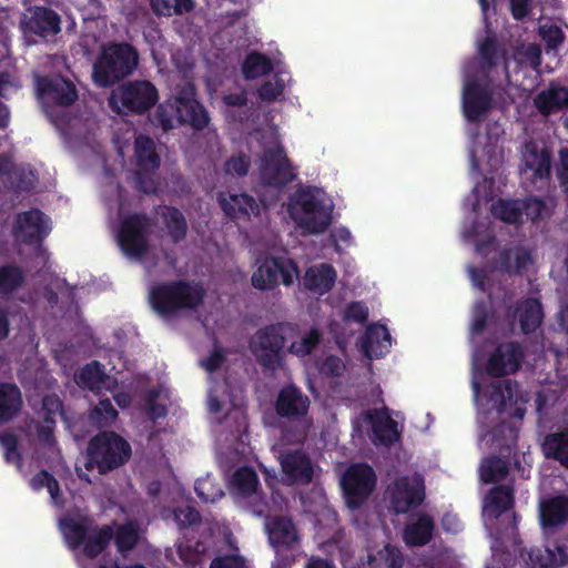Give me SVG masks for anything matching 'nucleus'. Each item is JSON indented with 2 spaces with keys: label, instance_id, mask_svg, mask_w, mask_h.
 Here are the masks:
<instances>
[{
  "label": "nucleus",
  "instance_id": "1",
  "mask_svg": "<svg viewBox=\"0 0 568 568\" xmlns=\"http://www.w3.org/2000/svg\"><path fill=\"white\" fill-rule=\"evenodd\" d=\"M175 120L180 124L190 125L195 131H202L210 124V114L196 99V88L192 82L179 87L174 97L160 103L151 122L154 126L168 132L174 128Z\"/></svg>",
  "mask_w": 568,
  "mask_h": 568
},
{
  "label": "nucleus",
  "instance_id": "2",
  "mask_svg": "<svg viewBox=\"0 0 568 568\" xmlns=\"http://www.w3.org/2000/svg\"><path fill=\"white\" fill-rule=\"evenodd\" d=\"M206 291L201 283L185 280L154 284L149 301L159 315L171 317L183 310H196L203 304Z\"/></svg>",
  "mask_w": 568,
  "mask_h": 568
},
{
  "label": "nucleus",
  "instance_id": "3",
  "mask_svg": "<svg viewBox=\"0 0 568 568\" xmlns=\"http://www.w3.org/2000/svg\"><path fill=\"white\" fill-rule=\"evenodd\" d=\"M288 213L296 225L308 234L324 233L332 222L323 191L315 186L298 187L291 196Z\"/></svg>",
  "mask_w": 568,
  "mask_h": 568
},
{
  "label": "nucleus",
  "instance_id": "4",
  "mask_svg": "<svg viewBox=\"0 0 568 568\" xmlns=\"http://www.w3.org/2000/svg\"><path fill=\"white\" fill-rule=\"evenodd\" d=\"M139 63L138 50L128 42H112L103 47L93 64V79L99 87H112L132 74Z\"/></svg>",
  "mask_w": 568,
  "mask_h": 568
},
{
  "label": "nucleus",
  "instance_id": "5",
  "mask_svg": "<svg viewBox=\"0 0 568 568\" xmlns=\"http://www.w3.org/2000/svg\"><path fill=\"white\" fill-rule=\"evenodd\" d=\"M130 444L114 432H101L88 445L87 469L106 474L124 465L131 457Z\"/></svg>",
  "mask_w": 568,
  "mask_h": 568
},
{
  "label": "nucleus",
  "instance_id": "6",
  "mask_svg": "<svg viewBox=\"0 0 568 568\" xmlns=\"http://www.w3.org/2000/svg\"><path fill=\"white\" fill-rule=\"evenodd\" d=\"M159 101L156 87L148 80L129 81L113 90L109 104L118 114H144Z\"/></svg>",
  "mask_w": 568,
  "mask_h": 568
},
{
  "label": "nucleus",
  "instance_id": "7",
  "mask_svg": "<svg viewBox=\"0 0 568 568\" xmlns=\"http://www.w3.org/2000/svg\"><path fill=\"white\" fill-rule=\"evenodd\" d=\"M285 342L284 325L270 324L253 334L248 348L262 368L274 372L282 365Z\"/></svg>",
  "mask_w": 568,
  "mask_h": 568
},
{
  "label": "nucleus",
  "instance_id": "8",
  "mask_svg": "<svg viewBox=\"0 0 568 568\" xmlns=\"http://www.w3.org/2000/svg\"><path fill=\"white\" fill-rule=\"evenodd\" d=\"M152 221L145 213H129L119 226L118 242L122 252L134 258H141L149 252V236Z\"/></svg>",
  "mask_w": 568,
  "mask_h": 568
},
{
  "label": "nucleus",
  "instance_id": "9",
  "mask_svg": "<svg viewBox=\"0 0 568 568\" xmlns=\"http://www.w3.org/2000/svg\"><path fill=\"white\" fill-rule=\"evenodd\" d=\"M296 175V170L282 145L264 150L258 165V179L262 185L282 190L292 183Z\"/></svg>",
  "mask_w": 568,
  "mask_h": 568
},
{
  "label": "nucleus",
  "instance_id": "10",
  "mask_svg": "<svg viewBox=\"0 0 568 568\" xmlns=\"http://www.w3.org/2000/svg\"><path fill=\"white\" fill-rule=\"evenodd\" d=\"M297 274L298 268L293 260L283 256H267L252 274L251 283L260 291H271L278 285L280 277L285 286H290Z\"/></svg>",
  "mask_w": 568,
  "mask_h": 568
},
{
  "label": "nucleus",
  "instance_id": "11",
  "mask_svg": "<svg viewBox=\"0 0 568 568\" xmlns=\"http://www.w3.org/2000/svg\"><path fill=\"white\" fill-rule=\"evenodd\" d=\"M389 509L396 514H407L425 500V485L420 476H399L386 489Z\"/></svg>",
  "mask_w": 568,
  "mask_h": 568
},
{
  "label": "nucleus",
  "instance_id": "12",
  "mask_svg": "<svg viewBox=\"0 0 568 568\" xmlns=\"http://www.w3.org/2000/svg\"><path fill=\"white\" fill-rule=\"evenodd\" d=\"M376 485L374 469L367 464L352 465L342 478L347 505L355 509L368 498Z\"/></svg>",
  "mask_w": 568,
  "mask_h": 568
},
{
  "label": "nucleus",
  "instance_id": "13",
  "mask_svg": "<svg viewBox=\"0 0 568 568\" xmlns=\"http://www.w3.org/2000/svg\"><path fill=\"white\" fill-rule=\"evenodd\" d=\"M524 357V349L518 342L500 343L487 359L486 373L495 378L515 374L520 369Z\"/></svg>",
  "mask_w": 568,
  "mask_h": 568
},
{
  "label": "nucleus",
  "instance_id": "14",
  "mask_svg": "<svg viewBox=\"0 0 568 568\" xmlns=\"http://www.w3.org/2000/svg\"><path fill=\"white\" fill-rule=\"evenodd\" d=\"M61 17L50 7L32 6L27 9L23 21L24 32L42 40L54 38L61 32Z\"/></svg>",
  "mask_w": 568,
  "mask_h": 568
},
{
  "label": "nucleus",
  "instance_id": "15",
  "mask_svg": "<svg viewBox=\"0 0 568 568\" xmlns=\"http://www.w3.org/2000/svg\"><path fill=\"white\" fill-rule=\"evenodd\" d=\"M493 108V95L489 89L477 80L468 81L463 90V112L470 123L481 121Z\"/></svg>",
  "mask_w": 568,
  "mask_h": 568
},
{
  "label": "nucleus",
  "instance_id": "16",
  "mask_svg": "<svg viewBox=\"0 0 568 568\" xmlns=\"http://www.w3.org/2000/svg\"><path fill=\"white\" fill-rule=\"evenodd\" d=\"M37 93L40 99L58 106H70L78 100L74 83L63 77H38Z\"/></svg>",
  "mask_w": 568,
  "mask_h": 568
},
{
  "label": "nucleus",
  "instance_id": "17",
  "mask_svg": "<svg viewBox=\"0 0 568 568\" xmlns=\"http://www.w3.org/2000/svg\"><path fill=\"white\" fill-rule=\"evenodd\" d=\"M311 400L300 387L294 384L284 385L275 399V412L281 418L300 420L307 416Z\"/></svg>",
  "mask_w": 568,
  "mask_h": 568
},
{
  "label": "nucleus",
  "instance_id": "18",
  "mask_svg": "<svg viewBox=\"0 0 568 568\" xmlns=\"http://www.w3.org/2000/svg\"><path fill=\"white\" fill-rule=\"evenodd\" d=\"M13 232L24 244L33 245L40 244L50 229L45 224L44 214L39 209H32L17 215Z\"/></svg>",
  "mask_w": 568,
  "mask_h": 568
},
{
  "label": "nucleus",
  "instance_id": "19",
  "mask_svg": "<svg viewBox=\"0 0 568 568\" xmlns=\"http://www.w3.org/2000/svg\"><path fill=\"white\" fill-rule=\"evenodd\" d=\"M280 464L290 484L307 485L313 480L314 468L312 460L301 449L283 453L280 457Z\"/></svg>",
  "mask_w": 568,
  "mask_h": 568
},
{
  "label": "nucleus",
  "instance_id": "20",
  "mask_svg": "<svg viewBox=\"0 0 568 568\" xmlns=\"http://www.w3.org/2000/svg\"><path fill=\"white\" fill-rule=\"evenodd\" d=\"M94 524L90 516H64L60 519V528L68 547L79 549L84 544Z\"/></svg>",
  "mask_w": 568,
  "mask_h": 568
},
{
  "label": "nucleus",
  "instance_id": "21",
  "mask_svg": "<svg viewBox=\"0 0 568 568\" xmlns=\"http://www.w3.org/2000/svg\"><path fill=\"white\" fill-rule=\"evenodd\" d=\"M534 105L544 116L568 109V88L551 83L536 94Z\"/></svg>",
  "mask_w": 568,
  "mask_h": 568
},
{
  "label": "nucleus",
  "instance_id": "22",
  "mask_svg": "<svg viewBox=\"0 0 568 568\" xmlns=\"http://www.w3.org/2000/svg\"><path fill=\"white\" fill-rule=\"evenodd\" d=\"M494 268L501 273H516L521 275L532 263L531 253L523 247L504 248L494 258Z\"/></svg>",
  "mask_w": 568,
  "mask_h": 568
},
{
  "label": "nucleus",
  "instance_id": "23",
  "mask_svg": "<svg viewBox=\"0 0 568 568\" xmlns=\"http://www.w3.org/2000/svg\"><path fill=\"white\" fill-rule=\"evenodd\" d=\"M392 337L388 328L382 324H374L366 328L362 339V351L368 358H381L390 348Z\"/></svg>",
  "mask_w": 568,
  "mask_h": 568
},
{
  "label": "nucleus",
  "instance_id": "24",
  "mask_svg": "<svg viewBox=\"0 0 568 568\" xmlns=\"http://www.w3.org/2000/svg\"><path fill=\"white\" fill-rule=\"evenodd\" d=\"M540 524L544 528H556L568 521V496L557 495L540 503Z\"/></svg>",
  "mask_w": 568,
  "mask_h": 568
},
{
  "label": "nucleus",
  "instance_id": "25",
  "mask_svg": "<svg viewBox=\"0 0 568 568\" xmlns=\"http://www.w3.org/2000/svg\"><path fill=\"white\" fill-rule=\"evenodd\" d=\"M336 282V271L328 263L314 265L305 271L303 285L307 291L320 295L328 293Z\"/></svg>",
  "mask_w": 568,
  "mask_h": 568
},
{
  "label": "nucleus",
  "instance_id": "26",
  "mask_svg": "<svg viewBox=\"0 0 568 568\" xmlns=\"http://www.w3.org/2000/svg\"><path fill=\"white\" fill-rule=\"evenodd\" d=\"M219 203L224 214L232 220L260 215V204L246 193L230 194L229 199L220 196Z\"/></svg>",
  "mask_w": 568,
  "mask_h": 568
},
{
  "label": "nucleus",
  "instance_id": "27",
  "mask_svg": "<svg viewBox=\"0 0 568 568\" xmlns=\"http://www.w3.org/2000/svg\"><path fill=\"white\" fill-rule=\"evenodd\" d=\"M435 523L426 513H419L415 521L408 523L403 530V540L409 547H422L433 539Z\"/></svg>",
  "mask_w": 568,
  "mask_h": 568
},
{
  "label": "nucleus",
  "instance_id": "28",
  "mask_svg": "<svg viewBox=\"0 0 568 568\" xmlns=\"http://www.w3.org/2000/svg\"><path fill=\"white\" fill-rule=\"evenodd\" d=\"M372 425L373 442L383 446H392L400 437L397 423L387 412H378L368 415Z\"/></svg>",
  "mask_w": 568,
  "mask_h": 568
},
{
  "label": "nucleus",
  "instance_id": "29",
  "mask_svg": "<svg viewBox=\"0 0 568 568\" xmlns=\"http://www.w3.org/2000/svg\"><path fill=\"white\" fill-rule=\"evenodd\" d=\"M547 459L555 460L568 470V428L547 434L541 444Z\"/></svg>",
  "mask_w": 568,
  "mask_h": 568
},
{
  "label": "nucleus",
  "instance_id": "30",
  "mask_svg": "<svg viewBox=\"0 0 568 568\" xmlns=\"http://www.w3.org/2000/svg\"><path fill=\"white\" fill-rule=\"evenodd\" d=\"M22 405L20 388L14 383L0 382V425L12 420Z\"/></svg>",
  "mask_w": 568,
  "mask_h": 568
},
{
  "label": "nucleus",
  "instance_id": "31",
  "mask_svg": "<svg viewBox=\"0 0 568 568\" xmlns=\"http://www.w3.org/2000/svg\"><path fill=\"white\" fill-rule=\"evenodd\" d=\"M515 387L516 384L510 379L496 381L483 389V396L487 399L490 408L503 414L507 408V403L514 399Z\"/></svg>",
  "mask_w": 568,
  "mask_h": 568
},
{
  "label": "nucleus",
  "instance_id": "32",
  "mask_svg": "<svg viewBox=\"0 0 568 568\" xmlns=\"http://www.w3.org/2000/svg\"><path fill=\"white\" fill-rule=\"evenodd\" d=\"M515 491L511 485H497L489 489L485 498V508L495 518L508 511L515 504Z\"/></svg>",
  "mask_w": 568,
  "mask_h": 568
},
{
  "label": "nucleus",
  "instance_id": "33",
  "mask_svg": "<svg viewBox=\"0 0 568 568\" xmlns=\"http://www.w3.org/2000/svg\"><path fill=\"white\" fill-rule=\"evenodd\" d=\"M114 529L112 525L98 526L95 523L90 530L84 544H82V551L87 558L94 559L100 556L110 545L113 539Z\"/></svg>",
  "mask_w": 568,
  "mask_h": 568
},
{
  "label": "nucleus",
  "instance_id": "34",
  "mask_svg": "<svg viewBox=\"0 0 568 568\" xmlns=\"http://www.w3.org/2000/svg\"><path fill=\"white\" fill-rule=\"evenodd\" d=\"M24 270L17 263L0 266V298L9 300L26 284Z\"/></svg>",
  "mask_w": 568,
  "mask_h": 568
},
{
  "label": "nucleus",
  "instance_id": "35",
  "mask_svg": "<svg viewBox=\"0 0 568 568\" xmlns=\"http://www.w3.org/2000/svg\"><path fill=\"white\" fill-rule=\"evenodd\" d=\"M134 154L136 166L141 171H158L161 165V158L156 152L153 139L148 135H139L134 142Z\"/></svg>",
  "mask_w": 568,
  "mask_h": 568
},
{
  "label": "nucleus",
  "instance_id": "36",
  "mask_svg": "<svg viewBox=\"0 0 568 568\" xmlns=\"http://www.w3.org/2000/svg\"><path fill=\"white\" fill-rule=\"evenodd\" d=\"M268 539L276 548H291L298 539L295 525L290 518H275L268 527Z\"/></svg>",
  "mask_w": 568,
  "mask_h": 568
},
{
  "label": "nucleus",
  "instance_id": "37",
  "mask_svg": "<svg viewBox=\"0 0 568 568\" xmlns=\"http://www.w3.org/2000/svg\"><path fill=\"white\" fill-rule=\"evenodd\" d=\"M161 219L172 243L179 244L185 240L189 226L184 214L178 207L164 205L161 212Z\"/></svg>",
  "mask_w": 568,
  "mask_h": 568
},
{
  "label": "nucleus",
  "instance_id": "38",
  "mask_svg": "<svg viewBox=\"0 0 568 568\" xmlns=\"http://www.w3.org/2000/svg\"><path fill=\"white\" fill-rule=\"evenodd\" d=\"M515 313L518 314L520 329L524 334L534 333L541 324V304L536 298H527L521 302Z\"/></svg>",
  "mask_w": 568,
  "mask_h": 568
},
{
  "label": "nucleus",
  "instance_id": "39",
  "mask_svg": "<svg viewBox=\"0 0 568 568\" xmlns=\"http://www.w3.org/2000/svg\"><path fill=\"white\" fill-rule=\"evenodd\" d=\"M526 166L537 180L549 181L551 176V153L547 148L531 149L526 159Z\"/></svg>",
  "mask_w": 568,
  "mask_h": 568
},
{
  "label": "nucleus",
  "instance_id": "40",
  "mask_svg": "<svg viewBox=\"0 0 568 568\" xmlns=\"http://www.w3.org/2000/svg\"><path fill=\"white\" fill-rule=\"evenodd\" d=\"M404 557L400 550L387 544L375 554L368 555L365 568H403Z\"/></svg>",
  "mask_w": 568,
  "mask_h": 568
},
{
  "label": "nucleus",
  "instance_id": "41",
  "mask_svg": "<svg viewBox=\"0 0 568 568\" xmlns=\"http://www.w3.org/2000/svg\"><path fill=\"white\" fill-rule=\"evenodd\" d=\"M272 70L273 63L271 59L260 52L248 53L242 64V72L246 80L268 74Z\"/></svg>",
  "mask_w": 568,
  "mask_h": 568
},
{
  "label": "nucleus",
  "instance_id": "42",
  "mask_svg": "<svg viewBox=\"0 0 568 568\" xmlns=\"http://www.w3.org/2000/svg\"><path fill=\"white\" fill-rule=\"evenodd\" d=\"M113 539L120 552L132 550L140 540L139 525L133 520L119 525L114 530Z\"/></svg>",
  "mask_w": 568,
  "mask_h": 568
},
{
  "label": "nucleus",
  "instance_id": "43",
  "mask_svg": "<svg viewBox=\"0 0 568 568\" xmlns=\"http://www.w3.org/2000/svg\"><path fill=\"white\" fill-rule=\"evenodd\" d=\"M232 485L240 495L248 497L257 493L260 483L256 471L250 466H243L234 471Z\"/></svg>",
  "mask_w": 568,
  "mask_h": 568
},
{
  "label": "nucleus",
  "instance_id": "44",
  "mask_svg": "<svg viewBox=\"0 0 568 568\" xmlns=\"http://www.w3.org/2000/svg\"><path fill=\"white\" fill-rule=\"evenodd\" d=\"M509 474V464L498 456L485 459L480 467V478L485 484L499 483Z\"/></svg>",
  "mask_w": 568,
  "mask_h": 568
},
{
  "label": "nucleus",
  "instance_id": "45",
  "mask_svg": "<svg viewBox=\"0 0 568 568\" xmlns=\"http://www.w3.org/2000/svg\"><path fill=\"white\" fill-rule=\"evenodd\" d=\"M29 486L36 491L47 488L54 505H61L63 503L59 481L45 469H41L33 475L29 480Z\"/></svg>",
  "mask_w": 568,
  "mask_h": 568
},
{
  "label": "nucleus",
  "instance_id": "46",
  "mask_svg": "<svg viewBox=\"0 0 568 568\" xmlns=\"http://www.w3.org/2000/svg\"><path fill=\"white\" fill-rule=\"evenodd\" d=\"M118 415L111 399L103 398L90 410L89 420L98 428H106L115 422Z\"/></svg>",
  "mask_w": 568,
  "mask_h": 568
},
{
  "label": "nucleus",
  "instance_id": "47",
  "mask_svg": "<svg viewBox=\"0 0 568 568\" xmlns=\"http://www.w3.org/2000/svg\"><path fill=\"white\" fill-rule=\"evenodd\" d=\"M541 568H558L568 565V547L561 542H555L546 547L544 554L536 557Z\"/></svg>",
  "mask_w": 568,
  "mask_h": 568
},
{
  "label": "nucleus",
  "instance_id": "48",
  "mask_svg": "<svg viewBox=\"0 0 568 568\" xmlns=\"http://www.w3.org/2000/svg\"><path fill=\"white\" fill-rule=\"evenodd\" d=\"M150 4L156 16L163 17L190 12L194 7L192 0H150Z\"/></svg>",
  "mask_w": 568,
  "mask_h": 568
},
{
  "label": "nucleus",
  "instance_id": "49",
  "mask_svg": "<svg viewBox=\"0 0 568 568\" xmlns=\"http://www.w3.org/2000/svg\"><path fill=\"white\" fill-rule=\"evenodd\" d=\"M479 55L484 68L490 70L505 58V50L501 49L494 37H486L479 44Z\"/></svg>",
  "mask_w": 568,
  "mask_h": 568
},
{
  "label": "nucleus",
  "instance_id": "50",
  "mask_svg": "<svg viewBox=\"0 0 568 568\" xmlns=\"http://www.w3.org/2000/svg\"><path fill=\"white\" fill-rule=\"evenodd\" d=\"M105 378V374L98 361H92L84 365L77 375V383L89 389L99 387Z\"/></svg>",
  "mask_w": 568,
  "mask_h": 568
},
{
  "label": "nucleus",
  "instance_id": "51",
  "mask_svg": "<svg viewBox=\"0 0 568 568\" xmlns=\"http://www.w3.org/2000/svg\"><path fill=\"white\" fill-rule=\"evenodd\" d=\"M491 214L503 222L513 224L521 217L523 210L517 201L499 199L493 203Z\"/></svg>",
  "mask_w": 568,
  "mask_h": 568
},
{
  "label": "nucleus",
  "instance_id": "52",
  "mask_svg": "<svg viewBox=\"0 0 568 568\" xmlns=\"http://www.w3.org/2000/svg\"><path fill=\"white\" fill-rule=\"evenodd\" d=\"M322 337L321 331L316 327H312L307 334L302 336L301 341L293 342L290 345L288 352L298 357L310 355L320 345Z\"/></svg>",
  "mask_w": 568,
  "mask_h": 568
},
{
  "label": "nucleus",
  "instance_id": "53",
  "mask_svg": "<svg viewBox=\"0 0 568 568\" xmlns=\"http://www.w3.org/2000/svg\"><path fill=\"white\" fill-rule=\"evenodd\" d=\"M160 392L156 388L149 389L145 396L146 415L153 422L163 418L168 414L166 406L158 403Z\"/></svg>",
  "mask_w": 568,
  "mask_h": 568
},
{
  "label": "nucleus",
  "instance_id": "54",
  "mask_svg": "<svg viewBox=\"0 0 568 568\" xmlns=\"http://www.w3.org/2000/svg\"><path fill=\"white\" fill-rule=\"evenodd\" d=\"M155 172L156 171H141L138 169L134 178L136 190L144 194H155L159 189Z\"/></svg>",
  "mask_w": 568,
  "mask_h": 568
},
{
  "label": "nucleus",
  "instance_id": "55",
  "mask_svg": "<svg viewBox=\"0 0 568 568\" xmlns=\"http://www.w3.org/2000/svg\"><path fill=\"white\" fill-rule=\"evenodd\" d=\"M539 34L548 50L557 49L565 40L562 30L556 24L540 27Z\"/></svg>",
  "mask_w": 568,
  "mask_h": 568
},
{
  "label": "nucleus",
  "instance_id": "56",
  "mask_svg": "<svg viewBox=\"0 0 568 568\" xmlns=\"http://www.w3.org/2000/svg\"><path fill=\"white\" fill-rule=\"evenodd\" d=\"M284 91V83L281 79L275 81H264L257 89V97L265 102H273L282 95Z\"/></svg>",
  "mask_w": 568,
  "mask_h": 568
},
{
  "label": "nucleus",
  "instance_id": "57",
  "mask_svg": "<svg viewBox=\"0 0 568 568\" xmlns=\"http://www.w3.org/2000/svg\"><path fill=\"white\" fill-rule=\"evenodd\" d=\"M251 165L250 158L244 153L232 155L225 162V172L234 176H244L247 174Z\"/></svg>",
  "mask_w": 568,
  "mask_h": 568
},
{
  "label": "nucleus",
  "instance_id": "58",
  "mask_svg": "<svg viewBox=\"0 0 568 568\" xmlns=\"http://www.w3.org/2000/svg\"><path fill=\"white\" fill-rule=\"evenodd\" d=\"M555 173L561 191L568 194V148L559 150Z\"/></svg>",
  "mask_w": 568,
  "mask_h": 568
},
{
  "label": "nucleus",
  "instance_id": "59",
  "mask_svg": "<svg viewBox=\"0 0 568 568\" xmlns=\"http://www.w3.org/2000/svg\"><path fill=\"white\" fill-rule=\"evenodd\" d=\"M174 519L181 528H186L201 523V514L193 506L178 507Z\"/></svg>",
  "mask_w": 568,
  "mask_h": 568
},
{
  "label": "nucleus",
  "instance_id": "60",
  "mask_svg": "<svg viewBox=\"0 0 568 568\" xmlns=\"http://www.w3.org/2000/svg\"><path fill=\"white\" fill-rule=\"evenodd\" d=\"M344 318L347 322L364 324L368 318V308L362 302H351L345 307Z\"/></svg>",
  "mask_w": 568,
  "mask_h": 568
},
{
  "label": "nucleus",
  "instance_id": "61",
  "mask_svg": "<svg viewBox=\"0 0 568 568\" xmlns=\"http://www.w3.org/2000/svg\"><path fill=\"white\" fill-rule=\"evenodd\" d=\"M488 320V307L485 302H479L476 304L474 310V318L471 323V333L474 335H480L484 333L487 326Z\"/></svg>",
  "mask_w": 568,
  "mask_h": 568
},
{
  "label": "nucleus",
  "instance_id": "62",
  "mask_svg": "<svg viewBox=\"0 0 568 568\" xmlns=\"http://www.w3.org/2000/svg\"><path fill=\"white\" fill-rule=\"evenodd\" d=\"M523 212L532 221L540 219L546 211V203L537 196L527 197L521 207Z\"/></svg>",
  "mask_w": 568,
  "mask_h": 568
},
{
  "label": "nucleus",
  "instance_id": "63",
  "mask_svg": "<svg viewBox=\"0 0 568 568\" xmlns=\"http://www.w3.org/2000/svg\"><path fill=\"white\" fill-rule=\"evenodd\" d=\"M345 365L338 356L329 355L321 364L320 371L331 377H338L343 374Z\"/></svg>",
  "mask_w": 568,
  "mask_h": 568
},
{
  "label": "nucleus",
  "instance_id": "64",
  "mask_svg": "<svg viewBox=\"0 0 568 568\" xmlns=\"http://www.w3.org/2000/svg\"><path fill=\"white\" fill-rule=\"evenodd\" d=\"M210 568H246L245 560L239 555H225L215 557Z\"/></svg>",
  "mask_w": 568,
  "mask_h": 568
}]
</instances>
